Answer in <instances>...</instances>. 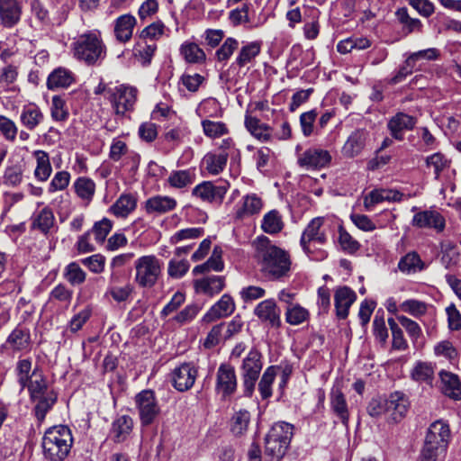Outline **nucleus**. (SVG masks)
Wrapping results in <instances>:
<instances>
[{"mask_svg":"<svg viewBox=\"0 0 461 461\" xmlns=\"http://www.w3.org/2000/svg\"><path fill=\"white\" fill-rule=\"evenodd\" d=\"M434 371L430 364L418 362L411 371V377L418 383L430 384L433 380Z\"/></svg>","mask_w":461,"mask_h":461,"instance_id":"5fc2aeb1","label":"nucleus"},{"mask_svg":"<svg viewBox=\"0 0 461 461\" xmlns=\"http://www.w3.org/2000/svg\"><path fill=\"white\" fill-rule=\"evenodd\" d=\"M23 179V170L20 165H12L5 168L1 177L3 185L8 187L19 186Z\"/></svg>","mask_w":461,"mask_h":461,"instance_id":"603ef678","label":"nucleus"},{"mask_svg":"<svg viewBox=\"0 0 461 461\" xmlns=\"http://www.w3.org/2000/svg\"><path fill=\"white\" fill-rule=\"evenodd\" d=\"M221 249L215 247L213 249L212 256L203 264L194 267L193 269L194 275H200L213 270L216 272L222 271L224 268V263L221 258Z\"/></svg>","mask_w":461,"mask_h":461,"instance_id":"79ce46f5","label":"nucleus"},{"mask_svg":"<svg viewBox=\"0 0 461 461\" xmlns=\"http://www.w3.org/2000/svg\"><path fill=\"white\" fill-rule=\"evenodd\" d=\"M400 307L402 311L416 318L424 315L427 312V304L415 299L405 300L401 303Z\"/></svg>","mask_w":461,"mask_h":461,"instance_id":"338daca9","label":"nucleus"},{"mask_svg":"<svg viewBox=\"0 0 461 461\" xmlns=\"http://www.w3.org/2000/svg\"><path fill=\"white\" fill-rule=\"evenodd\" d=\"M136 23V18L130 14L119 16L114 21L113 32L115 39L121 43L128 42L132 37Z\"/></svg>","mask_w":461,"mask_h":461,"instance_id":"b1692460","label":"nucleus"},{"mask_svg":"<svg viewBox=\"0 0 461 461\" xmlns=\"http://www.w3.org/2000/svg\"><path fill=\"white\" fill-rule=\"evenodd\" d=\"M202 308L199 303L188 304L174 317V321L181 325L188 323L197 316Z\"/></svg>","mask_w":461,"mask_h":461,"instance_id":"69168bd1","label":"nucleus"},{"mask_svg":"<svg viewBox=\"0 0 461 461\" xmlns=\"http://www.w3.org/2000/svg\"><path fill=\"white\" fill-rule=\"evenodd\" d=\"M22 15V5L18 0H0V20L4 27L16 25Z\"/></svg>","mask_w":461,"mask_h":461,"instance_id":"6ab92c4d","label":"nucleus"},{"mask_svg":"<svg viewBox=\"0 0 461 461\" xmlns=\"http://www.w3.org/2000/svg\"><path fill=\"white\" fill-rule=\"evenodd\" d=\"M75 81V75L68 68H55L47 78V87L50 90L67 88Z\"/></svg>","mask_w":461,"mask_h":461,"instance_id":"c85d7f7f","label":"nucleus"},{"mask_svg":"<svg viewBox=\"0 0 461 461\" xmlns=\"http://www.w3.org/2000/svg\"><path fill=\"white\" fill-rule=\"evenodd\" d=\"M73 445L70 429L65 425L49 428L42 438V449L45 459L49 461H64Z\"/></svg>","mask_w":461,"mask_h":461,"instance_id":"7ed1b4c3","label":"nucleus"},{"mask_svg":"<svg viewBox=\"0 0 461 461\" xmlns=\"http://www.w3.org/2000/svg\"><path fill=\"white\" fill-rule=\"evenodd\" d=\"M330 406L333 412L340 419L344 425L348 422L349 413L345 395L341 390L334 386L330 392Z\"/></svg>","mask_w":461,"mask_h":461,"instance_id":"2f4dec72","label":"nucleus"},{"mask_svg":"<svg viewBox=\"0 0 461 461\" xmlns=\"http://www.w3.org/2000/svg\"><path fill=\"white\" fill-rule=\"evenodd\" d=\"M74 189L78 197L90 202L95 192V184L91 178L80 176L75 181Z\"/></svg>","mask_w":461,"mask_h":461,"instance_id":"3c124183","label":"nucleus"},{"mask_svg":"<svg viewBox=\"0 0 461 461\" xmlns=\"http://www.w3.org/2000/svg\"><path fill=\"white\" fill-rule=\"evenodd\" d=\"M179 51L187 63L199 64L203 63L206 59V55L203 50L194 42H184L181 45Z\"/></svg>","mask_w":461,"mask_h":461,"instance_id":"37998d69","label":"nucleus"},{"mask_svg":"<svg viewBox=\"0 0 461 461\" xmlns=\"http://www.w3.org/2000/svg\"><path fill=\"white\" fill-rule=\"evenodd\" d=\"M195 180L194 168L172 171L168 176V183L174 188H184L192 185Z\"/></svg>","mask_w":461,"mask_h":461,"instance_id":"c03bdc74","label":"nucleus"},{"mask_svg":"<svg viewBox=\"0 0 461 461\" xmlns=\"http://www.w3.org/2000/svg\"><path fill=\"white\" fill-rule=\"evenodd\" d=\"M134 291L133 285L122 271H113L109 279L106 294L116 303L126 302Z\"/></svg>","mask_w":461,"mask_h":461,"instance_id":"f8f14e48","label":"nucleus"},{"mask_svg":"<svg viewBox=\"0 0 461 461\" xmlns=\"http://www.w3.org/2000/svg\"><path fill=\"white\" fill-rule=\"evenodd\" d=\"M263 207L262 199L256 194H249L242 197L240 205L235 212L237 219H244L249 216L258 213Z\"/></svg>","mask_w":461,"mask_h":461,"instance_id":"bb28decb","label":"nucleus"},{"mask_svg":"<svg viewBox=\"0 0 461 461\" xmlns=\"http://www.w3.org/2000/svg\"><path fill=\"white\" fill-rule=\"evenodd\" d=\"M441 380V392L444 395L453 401L461 400V381L457 375L448 371L439 372Z\"/></svg>","mask_w":461,"mask_h":461,"instance_id":"5701e85b","label":"nucleus"},{"mask_svg":"<svg viewBox=\"0 0 461 461\" xmlns=\"http://www.w3.org/2000/svg\"><path fill=\"white\" fill-rule=\"evenodd\" d=\"M50 112L52 119L57 122H64L69 115L68 108L66 107V102L59 95H54L52 97Z\"/></svg>","mask_w":461,"mask_h":461,"instance_id":"680f3d73","label":"nucleus"},{"mask_svg":"<svg viewBox=\"0 0 461 461\" xmlns=\"http://www.w3.org/2000/svg\"><path fill=\"white\" fill-rule=\"evenodd\" d=\"M73 57L86 66H100L106 58V46L100 33L89 31L78 35L71 45Z\"/></svg>","mask_w":461,"mask_h":461,"instance_id":"f03ea898","label":"nucleus"},{"mask_svg":"<svg viewBox=\"0 0 461 461\" xmlns=\"http://www.w3.org/2000/svg\"><path fill=\"white\" fill-rule=\"evenodd\" d=\"M373 334L381 345H384L386 343L388 339V330L385 325L383 310L377 311L375 315L373 321Z\"/></svg>","mask_w":461,"mask_h":461,"instance_id":"6e6d98bb","label":"nucleus"},{"mask_svg":"<svg viewBox=\"0 0 461 461\" xmlns=\"http://www.w3.org/2000/svg\"><path fill=\"white\" fill-rule=\"evenodd\" d=\"M254 312L259 319L269 321L273 326L278 325L280 322L279 311L273 300L261 302Z\"/></svg>","mask_w":461,"mask_h":461,"instance_id":"4c0bfd02","label":"nucleus"},{"mask_svg":"<svg viewBox=\"0 0 461 461\" xmlns=\"http://www.w3.org/2000/svg\"><path fill=\"white\" fill-rule=\"evenodd\" d=\"M57 399L58 395L54 391L36 398L37 404L34 407V412L39 421H42L45 419L47 412L53 407Z\"/></svg>","mask_w":461,"mask_h":461,"instance_id":"de8ad7c7","label":"nucleus"},{"mask_svg":"<svg viewBox=\"0 0 461 461\" xmlns=\"http://www.w3.org/2000/svg\"><path fill=\"white\" fill-rule=\"evenodd\" d=\"M31 230H38L44 236H49L56 227V218L52 209L49 206L35 211L30 218Z\"/></svg>","mask_w":461,"mask_h":461,"instance_id":"2eb2a0df","label":"nucleus"},{"mask_svg":"<svg viewBox=\"0 0 461 461\" xmlns=\"http://www.w3.org/2000/svg\"><path fill=\"white\" fill-rule=\"evenodd\" d=\"M64 276L72 285H80L86 280L85 271L76 262H72L66 267Z\"/></svg>","mask_w":461,"mask_h":461,"instance_id":"e2e57ef3","label":"nucleus"},{"mask_svg":"<svg viewBox=\"0 0 461 461\" xmlns=\"http://www.w3.org/2000/svg\"><path fill=\"white\" fill-rule=\"evenodd\" d=\"M32 359L23 358L18 360L15 366V372L17 375L18 384L23 389L26 386L27 382H30V378H32Z\"/></svg>","mask_w":461,"mask_h":461,"instance_id":"4d7b16f0","label":"nucleus"},{"mask_svg":"<svg viewBox=\"0 0 461 461\" xmlns=\"http://www.w3.org/2000/svg\"><path fill=\"white\" fill-rule=\"evenodd\" d=\"M339 242L341 249L348 254H354L360 248L359 242L353 239L352 236L342 227H339Z\"/></svg>","mask_w":461,"mask_h":461,"instance_id":"774afa93","label":"nucleus"},{"mask_svg":"<svg viewBox=\"0 0 461 461\" xmlns=\"http://www.w3.org/2000/svg\"><path fill=\"white\" fill-rule=\"evenodd\" d=\"M451 440V431L447 420H438L432 422L426 433L424 444L447 453Z\"/></svg>","mask_w":461,"mask_h":461,"instance_id":"6e6552de","label":"nucleus"},{"mask_svg":"<svg viewBox=\"0 0 461 461\" xmlns=\"http://www.w3.org/2000/svg\"><path fill=\"white\" fill-rule=\"evenodd\" d=\"M194 286L197 293L212 297L215 294H220L225 287V277L220 276H208L195 280Z\"/></svg>","mask_w":461,"mask_h":461,"instance_id":"aec40b11","label":"nucleus"},{"mask_svg":"<svg viewBox=\"0 0 461 461\" xmlns=\"http://www.w3.org/2000/svg\"><path fill=\"white\" fill-rule=\"evenodd\" d=\"M417 134L420 137V140L417 142L413 141V135H410L408 138L409 141L416 150L420 152H428L438 148V141L427 127L419 128L417 130Z\"/></svg>","mask_w":461,"mask_h":461,"instance_id":"72a5a7b5","label":"nucleus"},{"mask_svg":"<svg viewBox=\"0 0 461 461\" xmlns=\"http://www.w3.org/2000/svg\"><path fill=\"white\" fill-rule=\"evenodd\" d=\"M32 378H30V382H27L26 386L30 393L31 399L36 401V398L45 395L50 391L48 390V382L44 375L39 371L38 367H35L32 371Z\"/></svg>","mask_w":461,"mask_h":461,"instance_id":"c9c22d12","label":"nucleus"},{"mask_svg":"<svg viewBox=\"0 0 461 461\" xmlns=\"http://www.w3.org/2000/svg\"><path fill=\"white\" fill-rule=\"evenodd\" d=\"M134 267V282L141 288H151L161 274L162 263L156 256L147 255L139 258Z\"/></svg>","mask_w":461,"mask_h":461,"instance_id":"39448f33","label":"nucleus"},{"mask_svg":"<svg viewBox=\"0 0 461 461\" xmlns=\"http://www.w3.org/2000/svg\"><path fill=\"white\" fill-rule=\"evenodd\" d=\"M356 293L348 286L339 288L334 295L336 314L339 319L344 320L348 315L352 303L356 301Z\"/></svg>","mask_w":461,"mask_h":461,"instance_id":"412c9836","label":"nucleus"},{"mask_svg":"<svg viewBox=\"0 0 461 461\" xmlns=\"http://www.w3.org/2000/svg\"><path fill=\"white\" fill-rule=\"evenodd\" d=\"M385 399L388 413H390L393 421L398 422L405 417L410 407V401L403 392H393Z\"/></svg>","mask_w":461,"mask_h":461,"instance_id":"f3484780","label":"nucleus"},{"mask_svg":"<svg viewBox=\"0 0 461 461\" xmlns=\"http://www.w3.org/2000/svg\"><path fill=\"white\" fill-rule=\"evenodd\" d=\"M203 131L205 136L215 139L229 132L226 124L222 122H213L211 120L202 121Z\"/></svg>","mask_w":461,"mask_h":461,"instance_id":"13d9d810","label":"nucleus"},{"mask_svg":"<svg viewBox=\"0 0 461 461\" xmlns=\"http://www.w3.org/2000/svg\"><path fill=\"white\" fill-rule=\"evenodd\" d=\"M5 343L11 347L14 352L29 349L32 344L30 330L18 325L9 334Z\"/></svg>","mask_w":461,"mask_h":461,"instance_id":"a878e982","label":"nucleus"},{"mask_svg":"<svg viewBox=\"0 0 461 461\" xmlns=\"http://www.w3.org/2000/svg\"><path fill=\"white\" fill-rule=\"evenodd\" d=\"M229 154L209 152L203 158L205 169L212 175L221 173L227 164Z\"/></svg>","mask_w":461,"mask_h":461,"instance_id":"58836bf2","label":"nucleus"},{"mask_svg":"<svg viewBox=\"0 0 461 461\" xmlns=\"http://www.w3.org/2000/svg\"><path fill=\"white\" fill-rule=\"evenodd\" d=\"M300 243L310 258L314 256L317 249V218L311 220L302 234Z\"/></svg>","mask_w":461,"mask_h":461,"instance_id":"473e14b6","label":"nucleus"},{"mask_svg":"<svg viewBox=\"0 0 461 461\" xmlns=\"http://www.w3.org/2000/svg\"><path fill=\"white\" fill-rule=\"evenodd\" d=\"M140 420L143 426H149L155 421L160 412L155 393L152 390H143L135 397Z\"/></svg>","mask_w":461,"mask_h":461,"instance_id":"0eeeda50","label":"nucleus"},{"mask_svg":"<svg viewBox=\"0 0 461 461\" xmlns=\"http://www.w3.org/2000/svg\"><path fill=\"white\" fill-rule=\"evenodd\" d=\"M425 166L428 169H432L434 179L439 181L442 175L451 167V160L441 152H435L425 158Z\"/></svg>","mask_w":461,"mask_h":461,"instance_id":"7c9ffc66","label":"nucleus"},{"mask_svg":"<svg viewBox=\"0 0 461 461\" xmlns=\"http://www.w3.org/2000/svg\"><path fill=\"white\" fill-rule=\"evenodd\" d=\"M293 426L288 423H279L272 427L265 438V453L271 460L282 458L291 442Z\"/></svg>","mask_w":461,"mask_h":461,"instance_id":"20e7f679","label":"nucleus"},{"mask_svg":"<svg viewBox=\"0 0 461 461\" xmlns=\"http://www.w3.org/2000/svg\"><path fill=\"white\" fill-rule=\"evenodd\" d=\"M165 32V25L162 22H155L146 26L140 33L138 38L147 41L157 42Z\"/></svg>","mask_w":461,"mask_h":461,"instance_id":"bf43d9fd","label":"nucleus"},{"mask_svg":"<svg viewBox=\"0 0 461 461\" xmlns=\"http://www.w3.org/2000/svg\"><path fill=\"white\" fill-rule=\"evenodd\" d=\"M261 50V44L258 41L249 42L240 49L237 58L236 64L242 68L250 63L257 56L259 55Z\"/></svg>","mask_w":461,"mask_h":461,"instance_id":"49530a36","label":"nucleus"},{"mask_svg":"<svg viewBox=\"0 0 461 461\" xmlns=\"http://www.w3.org/2000/svg\"><path fill=\"white\" fill-rule=\"evenodd\" d=\"M255 258L262 275L269 280H282L289 276L291 258L289 254L274 245L266 236H259L254 241Z\"/></svg>","mask_w":461,"mask_h":461,"instance_id":"f257e3e1","label":"nucleus"},{"mask_svg":"<svg viewBox=\"0 0 461 461\" xmlns=\"http://www.w3.org/2000/svg\"><path fill=\"white\" fill-rule=\"evenodd\" d=\"M227 188L224 185H214L212 182L204 181L196 185L192 194L208 203H221Z\"/></svg>","mask_w":461,"mask_h":461,"instance_id":"a211bd4d","label":"nucleus"},{"mask_svg":"<svg viewBox=\"0 0 461 461\" xmlns=\"http://www.w3.org/2000/svg\"><path fill=\"white\" fill-rule=\"evenodd\" d=\"M33 156L36 159L34 177L40 182H45L51 175L52 167L49 154L44 150H35Z\"/></svg>","mask_w":461,"mask_h":461,"instance_id":"e433bc0d","label":"nucleus"},{"mask_svg":"<svg viewBox=\"0 0 461 461\" xmlns=\"http://www.w3.org/2000/svg\"><path fill=\"white\" fill-rule=\"evenodd\" d=\"M43 113L36 105H26L20 115L22 124L30 131H33L42 121Z\"/></svg>","mask_w":461,"mask_h":461,"instance_id":"a19ab883","label":"nucleus"},{"mask_svg":"<svg viewBox=\"0 0 461 461\" xmlns=\"http://www.w3.org/2000/svg\"><path fill=\"white\" fill-rule=\"evenodd\" d=\"M137 205V200L131 194H122L112 205L111 212L117 217H127Z\"/></svg>","mask_w":461,"mask_h":461,"instance_id":"ea45409f","label":"nucleus"},{"mask_svg":"<svg viewBox=\"0 0 461 461\" xmlns=\"http://www.w3.org/2000/svg\"><path fill=\"white\" fill-rule=\"evenodd\" d=\"M198 370L193 363H183L172 372L173 386L179 392L191 389L197 377Z\"/></svg>","mask_w":461,"mask_h":461,"instance_id":"4468645a","label":"nucleus"},{"mask_svg":"<svg viewBox=\"0 0 461 461\" xmlns=\"http://www.w3.org/2000/svg\"><path fill=\"white\" fill-rule=\"evenodd\" d=\"M176 206V201L169 196L155 195L145 203L147 213L163 214L173 211Z\"/></svg>","mask_w":461,"mask_h":461,"instance_id":"c756f323","label":"nucleus"},{"mask_svg":"<svg viewBox=\"0 0 461 461\" xmlns=\"http://www.w3.org/2000/svg\"><path fill=\"white\" fill-rule=\"evenodd\" d=\"M411 225L420 229H433L442 232L446 226L443 215L432 208L417 212L411 220Z\"/></svg>","mask_w":461,"mask_h":461,"instance_id":"ddd939ff","label":"nucleus"},{"mask_svg":"<svg viewBox=\"0 0 461 461\" xmlns=\"http://www.w3.org/2000/svg\"><path fill=\"white\" fill-rule=\"evenodd\" d=\"M283 227L282 216L277 210H272L264 215L261 228L266 233H278Z\"/></svg>","mask_w":461,"mask_h":461,"instance_id":"09e8293b","label":"nucleus"},{"mask_svg":"<svg viewBox=\"0 0 461 461\" xmlns=\"http://www.w3.org/2000/svg\"><path fill=\"white\" fill-rule=\"evenodd\" d=\"M276 375H277V367H276L274 366H268L265 370V372L258 383V391L260 393L262 399H267L272 395L271 386H272V384H273Z\"/></svg>","mask_w":461,"mask_h":461,"instance_id":"864d4df0","label":"nucleus"},{"mask_svg":"<svg viewBox=\"0 0 461 461\" xmlns=\"http://www.w3.org/2000/svg\"><path fill=\"white\" fill-rule=\"evenodd\" d=\"M261 353L252 348L243 359L240 369L243 381L244 395L250 397L262 370Z\"/></svg>","mask_w":461,"mask_h":461,"instance_id":"423d86ee","label":"nucleus"},{"mask_svg":"<svg viewBox=\"0 0 461 461\" xmlns=\"http://www.w3.org/2000/svg\"><path fill=\"white\" fill-rule=\"evenodd\" d=\"M157 49V42L138 38L133 47V56L142 67H148L151 64Z\"/></svg>","mask_w":461,"mask_h":461,"instance_id":"cd10ccee","label":"nucleus"},{"mask_svg":"<svg viewBox=\"0 0 461 461\" xmlns=\"http://www.w3.org/2000/svg\"><path fill=\"white\" fill-rule=\"evenodd\" d=\"M309 316L306 309L299 304L287 306L285 312L286 321L292 325H299L303 322Z\"/></svg>","mask_w":461,"mask_h":461,"instance_id":"0e129e2a","label":"nucleus"},{"mask_svg":"<svg viewBox=\"0 0 461 461\" xmlns=\"http://www.w3.org/2000/svg\"><path fill=\"white\" fill-rule=\"evenodd\" d=\"M298 167L304 171H315L317 169V147H310L303 149L301 145L295 147Z\"/></svg>","mask_w":461,"mask_h":461,"instance_id":"f704fd0d","label":"nucleus"},{"mask_svg":"<svg viewBox=\"0 0 461 461\" xmlns=\"http://www.w3.org/2000/svg\"><path fill=\"white\" fill-rule=\"evenodd\" d=\"M250 413L246 410L236 411L230 420V431L235 436L244 435L250 423Z\"/></svg>","mask_w":461,"mask_h":461,"instance_id":"a18cd8bd","label":"nucleus"},{"mask_svg":"<svg viewBox=\"0 0 461 461\" xmlns=\"http://www.w3.org/2000/svg\"><path fill=\"white\" fill-rule=\"evenodd\" d=\"M235 308L233 298L229 294H224L203 315L202 321L210 323L218 319L228 317L233 313Z\"/></svg>","mask_w":461,"mask_h":461,"instance_id":"dca6fc26","label":"nucleus"},{"mask_svg":"<svg viewBox=\"0 0 461 461\" xmlns=\"http://www.w3.org/2000/svg\"><path fill=\"white\" fill-rule=\"evenodd\" d=\"M418 122L416 116L404 112H397L391 116L386 123V129L390 136L396 141H403L405 133L415 129Z\"/></svg>","mask_w":461,"mask_h":461,"instance_id":"9b49d317","label":"nucleus"},{"mask_svg":"<svg viewBox=\"0 0 461 461\" xmlns=\"http://www.w3.org/2000/svg\"><path fill=\"white\" fill-rule=\"evenodd\" d=\"M388 325L392 331V346L393 348L397 350H405L408 348V343L403 337V332L400 326L397 324L393 318L388 319Z\"/></svg>","mask_w":461,"mask_h":461,"instance_id":"052dcab7","label":"nucleus"},{"mask_svg":"<svg viewBox=\"0 0 461 461\" xmlns=\"http://www.w3.org/2000/svg\"><path fill=\"white\" fill-rule=\"evenodd\" d=\"M369 132L366 129L352 131L342 148L344 155L348 158L357 156L365 148Z\"/></svg>","mask_w":461,"mask_h":461,"instance_id":"393cba45","label":"nucleus"},{"mask_svg":"<svg viewBox=\"0 0 461 461\" xmlns=\"http://www.w3.org/2000/svg\"><path fill=\"white\" fill-rule=\"evenodd\" d=\"M238 387L236 371L229 363H221L216 372L215 392L222 399L232 396Z\"/></svg>","mask_w":461,"mask_h":461,"instance_id":"1a4fd4ad","label":"nucleus"},{"mask_svg":"<svg viewBox=\"0 0 461 461\" xmlns=\"http://www.w3.org/2000/svg\"><path fill=\"white\" fill-rule=\"evenodd\" d=\"M133 429V420L129 415L117 417L112 423L109 437L115 443L125 441Z\"/></svg>","mask_w":461,"mask_h":461,"instance_id":"4be33fe9","label":"nucleus"},{"mask_svg":"<svg viewBox=\"0 0 461 461\" xmlns=\"http://www.w3.org/2000/svg\"><path fill=\"white\" fill-rule=\"evenodd\" d=\"M398 268L402 273L411 274L421 271L424 268V264L416 252H411L400 259Z\"/></svg>","mask_w":461,"mask_h":461,"instance_id":"8fccbe9b","label":"nucleus"},{"mask_svg":"<svg viewBox=\"0 0 461 461\" xmlns=\"http://www.w3.org/2000/svg\"><path fill=\"white\" fill-rule=\"evenodd\" d=\"M110 102L118 115L132 111L137 101L138 90L133 86L120 85L113 88Z\"/></svg>","mask_w":461,"mask_h":461,"instance_id":"9d476101","label":"nucleus"}]
</instances>
